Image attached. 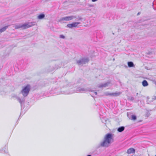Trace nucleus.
Segmentation results:
<instances>
[{"instance_id":"nucleus-1","label":"nucleus","mask_w":156,"mask_h":156,"mask_svg":"<svg viewBox=\"0 0 156 156\" xmlns=\"http://www.w3.org/2000/svg\"><path fill=\"white\" fill-rule=\"evenodd\" d=\"M113 141L112 135L111 133H107L105 136L104 140L100 144L99 147H107Z\"/></svg>"},{"instance_id":"nucleus-2","label":"nucleus","mask_w":156,"mask_h":156,"mask_svg":"<svg viewBox=\"0 0 156 156\" xmlns=\"http://www.w3.org/2000/svg\"><path fill=\"white\" fill-rule=\"evenodd\" d=\"M35 22H33L25 23L23 24H17L15 25L14 27L15 29H17L21 28H23V29H25L35 25Z\"/></svg>"},{"instance_id":"nucleus-3","label":"nucleus","mask_w":156,"mask_h":156,"mask_svg":"<svg viewBox=\"0 0 156 156\" xmlns=\"http://www.w3.org/2000/svg\"><path fill=\"white\" fill-rule=\"evenodd\" d=\"M30 90V86L29 85H27L21 91V93L24 97H26L28 95Z\"/></svg>"},{"instance_id":"nucleus-4","label":"nucleus","mask_w":156,"mask_h":156,"mask_svg":"<svg viewBox=\"0 0 156 156\" xmlns=\"http://www.w3.org/2000/svg\"><path fill=\"white\" fill-rule=\"evenodd\" d=\"M89 61V59L87 58L82 59L77 61V63L78 65L83 64Z\"/></svg>"},{"instance_id":"nucleus-5","label":"nucleus","mask_w":156,"mask_h":156,"mask_svg":"<svg viewBox=\"0 0 156 156\" xmlns=\"http://www.w3.org/2000/svg\"><path fill=\"white\" fill-rule=\"evenodd\" d=\"M80 23V22H74L71 24H67V26L69 28H71L73 27H76Z\"/></svg>"},{"instance_id":"nucleus-6","label":"nucleus","mask_w":156,"mask_h":156,"mask_svg":"<svg viewBox=\"0 0 156 156\" xmlns=\"http://www.w3.org/2000/svg\"><path fill=\"white\" fill-rule=\"evenodd\" d=\"M75 16H66L62 18L61 20H62L69 21L72 20L73 18H75Z\"/></svg>"},{"instance_id":"nucleus-7","label":"nucleus","mask_w":156,"mask_h":156,"mask_svg":"<svg viewBox=\"0 0 156 156\" xmlns=\"http://www.w3.org/2000/svg\"><path fill=\"white\" fill-rule=\"evenodd\" d=\"M127 116L130 119L132 120H135L136 119V115H131V113H127Z\"/></svg>"},{"instance_id":"nucleus-8","label":"nucleus","mask_w":156,"mask_h":156,"mask_svg":"<svg viewBox=\"0 0 156 156\" xmlns=\"http://www.w3.org/2000/svg\"><path fill=\"white\" fill-rule=\"evenodd\" d=\"M110 83V82H107L104 84L101 83L100 84L98 87H97L98 88H102L103 87H105L108 86V85Z\"/></svg>"},{"instance_id":"nucleus-9","label":"nucleus","mask_w":156,"mask_h":156,"mask_svg":"<svg viewBox=\"0 0 156 156\" xmlns=\"http://www.w3.org/2000/svg\"><path fill=\"white\" fill-rule=\"evenodd\" d=\"M17 101L20 103L21 106L23 105L25 102V98H17Z\"/></svg>"},{"instance_id":"nucleus-10","label":"nucleus","mask_w":156,"mask_h":156,"mask_svg":"<svg viewBox=\"0 0 156 156\" xmlns=\"http://www.w3.org/2000/svg\"><path fill=\"white\" fill-rule=\"evenodd\" d=\"M135 152V150L133 148H130L128 149L127 151V153L128 154H130L131 153L134 154Z\"/></svg>"},{"instance_id":"nucleus-11","label":"nucleus","mask_w":156,"mask_h":156,"mask_svg":"<svg viewBox=\"0 0 156 156\" xmlns=\"http://www.w3.org/2000/svg\"><path fill=\"white\" fill-rule=\"evenodd\" d=\"M120 93L119 92V93H107L106 94L107 95H111L113 96L116 97L118 96L119 95H120Z\"/></svg>"},{"instance_id":"nucleus-12","label":"nucleus","mask_w":156,"mask_h":156,"mask_svg":"<svg viewBox=\"0 0 156 156\" xmlns=\"http://www.w3.org/2000/svg\"><path fill=\"white\" fill-rule=\"evenodd\" d=\"M156 98H147V104H151L152 102Z\"/></svg>"},{"instance_id":"nucleus-13","label":"nucleus","mask_w":156,"mask_h":156,"mask_svg":"<svg viewBox=\"0 0 156 156\" xmlns=\"http://www.w3.org/2000/svg\"><path fill=\"white\" fill-rule=\"evenodd\" d=\"M125 129V127L123 126H122L118 128L117 130L119 132H121L123 131Z\"/></svg>"},{"instance_id":"nucleus-14","label":"nucleus","mask_w":156,"mask_h":156,"mask_svg":"<svg viewBox=\"0 0 156 156\" xmlns=\"http://www.w3.org/2000/svg\"><path fill=\"white\" fill-rule=\"evenodd\" d=\"M8 26H6L5 27H3L2 28L0 29V33L4 31L8 27Z\"/></svg>"},{"instance_id":"nucleus-15","label":"nucleus","mask_w":156,"mask_h":156,"mask_svg":"<svg viewBox=\"0 0 156 156\" xmlns=\"http://www.w3.org/2000/svg\"><path fill=\"white\" fill-rule=\"evenodd\" d=\"M142 85L143 86L146 87L148 85V84L146 80H144L142 82Z\"/></svg>"},{"instance_id":"nucleus-16","label":"nucleus","mask_w":156,"mask_h":156,"mask_svg":"<svg viewBox=\"0 0 156 156\" xmlns=\"http://www.w3.org/2000/svg\"><path fill=\"white\" fill-rule=\"evenodd\" d=\"M128 65L129 67H132L134 66V64L132 62H128Z\"/></svg>"},{"instance_id":"nucleus-17","label":"nucleus","mask_w":156,"mask_h":156,"mask_svg":"<svg viewBox=\"0 0 156 156\" xmlns=\"http://www.w3.org/2000/svg\"><path fill=\"white\" fill-rule=\"evenodd\" d=\"M44 14H41L38 16V18L39 19H41L44 17Z\"/></svg>"},{"instance_id":"nucleus-18","label":"nucleus","mask_w":156,"mask_h":156,"mask_svg":"<svg viewBox=\"0 0 156 156\" xmlns=\"http://www.w3.org/2000/svg\"><path fill=\"white\" fill-rule=\"evenodd\" d=\"M151 115V114L148 110L147 111L145 114V117H148Z\"/></svg>"},{"instance_id":"nucleus-19","label":"nucleus","mask_w":156,"mask_h":156,"mask_svg":"<svg viewBox=\"0 0 156 156\" xmlns=\"http://www.w3.org/2000/svg\"><path fill=\"white\" fill-rule=\"evenodd\" d=\"M101 121L102 122L105 124L106 123V120L105 118H103L101 119Z\"/></svg>"},{"instance_id":"nucleus-20","label":"nucleus","mask_w":156,"mask_h":156,"mask_svg":"<svg viewBox=\"0 0 156 156\" xmlns=\"http://www.w3.org/2000/svg\"><path fill=\"white\" fill-rule=\"evenodd\" d=\"M84 90H84V88H80V89H79V90H78V91H79L81 92H82L83 91H84Z\"/></svg>"},{"instance_id":"nucleus-21","label":"nucleus","mask_w":156,"mask_h":156,"mask_svg":"<svg viewBox=\"0 0 156 156\" xmlns=\"http://www.w3.org/2000/svg\"><path fill=\"white\" fill-rule=\"evenodd\" d=\"M60 38H65V37L64 36V35H60Z\"/></svg>"},{"instance_id":"nucleus-22","label":"nucleus","mask_w":156,"mask_h":156,"mask_svg":"<svg viewBox=\"0 0 156 156\" xmlns=\"http://www.w3.org/2000/svg\"><path fill=\"white\" fill-rule=\"evenodd\" d=\"M129 100L132 101L134 100V98H128Z\"/></svg>"},{"instance_id":"nucleus-23","label":"nucleus","mask_w":156,"mask_h":156,"mask_svg":"<svg viewBox=\"0 0 156 156\" xmlns=\"http://www.w3.org/2000/svg\"><path fill=\"white\" fill-rule=\"evenodd\" d=\"M97 0H92L93 2H94L97 1Z\"/></svg>"},{"instance_id":"nucleus-24","label":"nucleus","mask_w":156,"mask_h":156,"mask_svg":"<svg viewBox=\"0 0 156 156\" xmlns=\"http://www.w3.org/2000/svg\"><path fill=\"white\" fill-rule=\"evenodd\" d=\"M94 93L95 94V95H96V94H97V92H94Z\"/></svg>"},{"instance_id":"nucleus-25","label":"nucleus","mask_w":156,"mask_h":156,"mask_svg":"<svg viewBox=\"0 0 156 156\" xmlns=\"http://www.w3.org/2000/svg\"><path fill=\"white\" fill-rule=\"evenodd\" d=\"M140 12H138V13H137V15H139L140 14Z\"/></svg>"},{"instance_id":"nucleus-26","label":"nucleus","mask_w":156,"mask_h":156,"mask_svg":"<svg viewBox=\"0 0 156 156\" xmlns=\"http://www.w3.org/2000/svg\"><path fill=\"white\" fill-rule=\"evenodd\" d=\"M87 156H92L90 155H87Z\"/></svg>"},{"instance_id":"nucleus-27","label":"nucleus","mask_w":156,"mask_h":156,"mask_svg":"<svg viewBox=\"0 0 156 156\" xmlns=\"http://www.w3.org/2000/svg\"><path fill=\"white\" fill-rule=\"evenodd\" d=\"M155 156H156V154Z\"/></svg>"}]
</instances>
